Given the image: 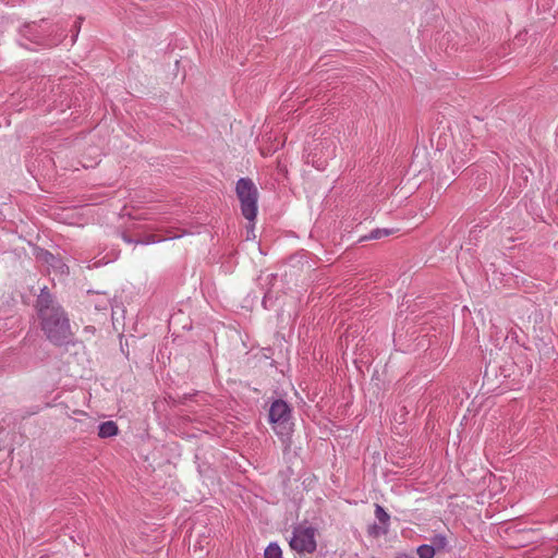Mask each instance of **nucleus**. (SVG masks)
Instances as JSON below:
<instances>
[{"label":"nucleus","mask_w":558,"mask_h":558,"mask_svg":"<svg viewBox=\"0 0 558 558\" xmlns=\"http://www.w3.org/2000/svg\"><path fill=\"white\" fill-rule=\"evenodd\" d=\"M35 310L40 330L50 343L56 347H68L74 343V332L71 328L69 314L48 287L40 289Z\"/></svg>","instance_id":"nucleus-1"},{"label":"nucleus","mask_w":558,"mask_h":558,"mask_svg":"<svg viewBox=\"0 0 558 558\" xmlns=\"http://www.w3.org/2000/svg\"><path fill=\"white\" fill-rule=\"evenodd\" d=\"M47 21L41 20L39 23L33 22L25 24L21 29V37L32 44L41 47H53L62 41L63 33L58 37H51L46 34Z\"/></svg>","instance_id":"nucleus-2"},{"label":"nucleus","mask_w":558,"mask_h":558,"mask_svg":"<svg viewBox=\"0 0 558 558\" xmlns=\"http://www.w3.org/2000/svg\"><path fill=\"white\" fill-rule=\"evenodd\" d=\"M291 549L299 555L313 554L316 550V529L306 525H298L289 541Z\"/></svg>","instance_id":"nucleus-3"},{"label":"nucleus","mask_w":558,"mask_h":558,"mask_svg":"<svg viewBox=\"0 0 558 558\" xmlns=\"http://www.w3.org/2000/svg\"><path fill=\"white\" fill-rule=\"evenodd\" d=\"M269 423L278 435H287L290 432L291 408L281 400H275L268 413Z\"/></svg>","instance_id":"nucleus-4"},{"label":"nucleus","mask_w":558,"mask_h":558,"mask_svg":"<svg viewBox=\"0 0 558 558\" xmlns=\"http://www.w3.org/2000/svg\"><path fill=\"white\" fill-rule=\"evenodd\" d=\"M258 190L252 180L246 179V220L253 221L257 215Z\"/></svg>","instance_id":"nucleus-5"},{"label":"nucleus","mask_w":558,"mask_h":558,"mask_svg":"<svg viewBox=\"0 0 558 558\" xmlns=\"http://www.w3.org/2000/svg\"><path fill=\"white\" fill-rule=\"evenodd\" d=\"M119 433V427L113 421H106L99 424L98 426V436L100 438H110Z\"/></svg>","instance_id":"nucleus-6"},{"label":"nucleus","mask_w":558,"mask_h":558,"mask_svg":"<svg viewBox=\"0 0 558 558\" xmlns=\"http://www.w3.org/2000/svg\"><path fill=\"white\" fill-rule=\"evenodd\" d=\"M43 259L52 268L60 269L63 272V268L65 265L62 263L61 258L54 256L52 253L45 251L41 255Z\"/></svg>","instance_id":"nucleus-7"},{"label":"nucleus","mask_w":558,"mask_h":558,"mask_svg":"<svg viewBox=\"0 0 558 558\" xmlns=\"http://www.w3.org/2000/svg\"><path fill=\"white\" fill-rule=\"evenodd\" d=\"M264 558H283L280 546L277 543H270L264 551Z\"/></svg>","instance_id":"nucleus-8"},{"label":"nucleus","mask_w":558,"mask_h":558,"mask_svg":"<svg viewBox=\"0 0 558 558\" xmlns=\"http://www.w3.org/2000/svg\"><path fill=\"white\" fill-rule=\"evenodd\" d=\"M448 545L447 537L442 534H436L430 538V546L435 547V551L444 550Z\"/></svg>","instance_id":"nucleus-9"},{"label":"nucleus","mask_w":558,"mask_h":558,"mask_svg":"<svg viewBox=\"0 0 558 558\" xmlns=\"http://www.w3.org/2000/svg\"><path fill=\"white\" fill-rule=\"evenodd\" d=\"M235 192L240 203L241 213L244 215V178H240L238 180Z\"/></svg>","instance_id":"nucleus-10"},{"label":"nucleus","mask_w":558,"mask_h":558,"mask_svg":"<svg viewBox=\"0 0 558 558\" xmlns=\"http://www.w3.org/2000/svg\"><path fill=\"white\" fill-rule=\"evenodd\" d=\"M63 33L62 39L65 38V28L59 23L54 25H50L47 23L46 34L51 35V37H58Z\"/></svg>","instance_id":"nucleus-11"},{"label":"nucleus","mask_w":558,"mask_h":558,"mask_svg":"<svg viewBox=\"0 0 558 558\" xmlns=\"http://www.w3.org/2000/svg\"><path fill=\"white\" fill-rule=\"evenodd\" d=\"M416 551L420 558H434L436 554L435 547L426 544L418 546Z\"/></svg>","instance_id":"nucleus-12"},{"label":"nucleus","mask_w":558,"mask_h":558,"mask_svg":"<svg viewBox=\"0 0 558 558\" xmlns=\"http://www.w3.org/2000/svg\"><path fill=\"white\" fill-rule=\"evenodd\" d=\"M375 517L384 525H387L390 519L389 514L379 505L375 506Z\"/></svg>","instance_id":"nucleus-13"},{"label":"nucleus","mask_w":558,"mask_h":558,"mask_svg":"<svg viewBox=\"0 0 558 558\" xmlns=\"http://www.w3.org/2000/svg\"><path fill=\"white\" fill-rule=\"evenodd\" d=\"M391 234V230L389 229H376V230H373L368 236V239H380L383 236H387Z\"/></svg>","instance_id":"nucleus-14"},{"label":"nucleus","mask_w":558,"mask_h":558,"mask_svg":"<svg viewBox=\"0 0 558 558\" xmlns=\"http://www.w3.org/2000/svg\"><path fill=\"white\" fill-rule=\"evenodd\" d=\"M82 21L83 19L82 17H77L76 21L74 22L73 24V36H72V43H74L77 38V35L80 33V29H81V25H82Z\"/></svg>","instance_id":"nucleus-15"},{"label":"nucleus","mask_w":558,"mask_h":558,"mask_svg":"<svg viewBox=\"0 0 558 558\" xmlns=\"http://www.w3.org/2000/svg\"><path fill=\"white\" fill-rule=\"evenodd\" d=\"M156 241H157L156 235L149 234L144 240H140V243L141 244H150V243H155Z\"/></svg>","instance_id":"nucleus-16"},{"label":"nucleus","mask_w":558,"mask_h":558,"mask_svg":"<svg viewBox=\"0 0 558 558\" xmlns=\"http://www.w3.org/2000/svg\"><path fill=\"white\" fill-rule=\"evenodd\" d=\"M122 239L126 242V243H135V244H138L140 243V240H133L131 236H129L128 234L123 233L122 234Z\"/></svg>","instance_id":"nucleus-17"},{"label":"nucleus","mask_w":558,"mask_h":558,"mask_svg":"<svg viewBox=\"0 0 558 558\" xmlns=\"http://www.w3.org/2000/svg\"><path fill=\"white\" fill-rule=\"evenodd\" d=\"M250 234H251V232L246 230V241H248L251 239ZM252 235H253V239L256 238V235L253 233V231H252Z\"/></svg>","instance_id":"nucleus-18"},{"label":"nucleus","mask_w":558,"mask_h":558,"mask_svg":"<svg viewBox=\"0 0 558 558\" xmlns=\"http://www.w3.org/2000/svg\"><path fill=\"white\" fill-rule=\"evenodd\" d=\"M397 558H412V557L408 554H400L397 556Z\"/></svg>","instance_id":"nucleus-19"},{"label":"nucleus","mask_w":558,"mask_h":558,"mask_svg":"<svg viewBox=\"0 0 558 558\" xmlns=\"http://www.w3.org/2000/svg\"><path fill=\"white\" fill-rule=\"evenodd\" d=\"M20 44L21 46L28 48V46L25 43L21 41Z\"/></svg>","instance_id":"nucleus-20"}]
</instances>
